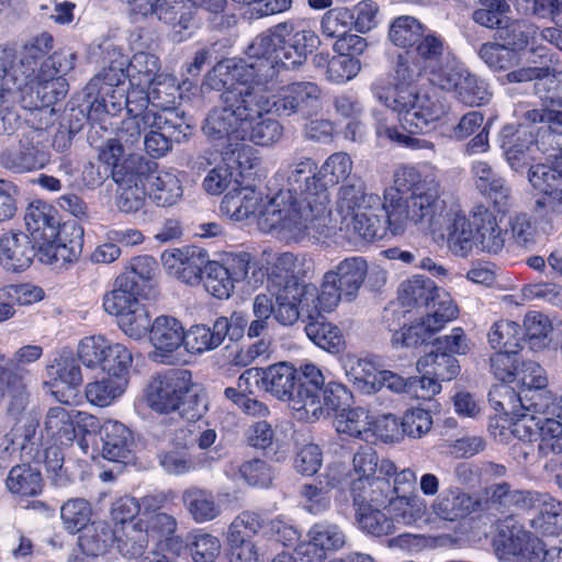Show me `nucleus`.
Segmentation results:
<instances>
[{
	"mask_svg": "<svg viewBox=\"0 0 562 562\" xmlns=\"http://www.w3.org/2000/svg\"><path fill=\"white\" fill-rule=\"evenodd\" d=\"M414 58L429 74V80L436 85L438 77L445 76L456 65L450 64L449 49L445 38L435 31H427L415 45Z\"/></svg>",
	"mask_w": 562,
	"mask_h": 562,
	"instance_id": "nucleus-20",
	"label": "nucleus"
},
{
	"mask_svg": "<svg viewBox=\"0 0 562 562\" xmlns=\"http://www.w3.org/2000/svg\"><path fill=\"white\" fill-rule=\"evenodd\" d=\"M503 146L508 164L516 171L527 167L538 158L532 132H528L522 125L509 139L504 140Z\"/></svg>",
	"mask_w": 562,
	"mask_h": 562,
	"instance_id": "nucleus-44",
	"label": "nucleus"
},
{
	"mask_svg": "<svg viewBox=\"0 0 562 562\" xmlns=\"http://www.w3.org/2000/svg\"><path fill=\"white\" fill-rule=\"evenodd\" d=\"M532 55L540 58L541 66L537 67H522L507 72L502 79L501 83H522L537 80L535 83V91L539 98L544 102L562 105V99L557 93L558 81L554 75H551L550 67L547 61L550 60L547 47H537L531 50Z\"/></svg>",
	"mask_w": 562,
	"mask_h": 562,
	"instance_id": "nucleus-14",
	"label": "nucleus"
},
{
	"mask_svg": "<svg viewBox=\"0 0 562 562\" xmlns=\"http://www.w3.org/2000/svg\"><path fill=\"white\" fill-rule=\"evenodd\" d=\"M315 288L305 291L304 288L276 289L274 318L283 326L295 324L300 317L299 304L303 296L314 295ZM307 300V297H305Z\"/></svg>",
	"mask_w": 562,
	"mask_h": 562,
	"instance_id": "nucleus-48",
	"label": "nucleus"
},
{
	"mask_svg": "<svg viewBox=\"0 0 562 562\" xmlns=\"http://www.w3.org/2000/svg\"><path fill=\"white\" fill-rule=\"evenodd\" d=\"M262 390L292 406L295 397L297 369L289 362H278L263 368Z\"/></svg>",
	"mask_w": 562,
	"mask_h": 562,
	"instance_id": "nucleus-33",
	"label": "nucleus"
},
{
	"mask_svg": "<svg viewBox=\"0 0 562 562\" xmlns=\"http://www.w3.org/2000/svg\"><path fill=\"white\" fill-rule=\"evenodd\" d=\"M183 503L196 522H205L214 519L220 510L214 502L213 495L196 487L184 491Z\"/></svg>",
	"mask_w": 562,
	"mask_h": 562,
	"instance_id": "nucleus-62",
	"label": "nucleus"
},
{
	"mask_svg": "<svg viewBox=\"0 0 562 562\" xmlns=\"http://www.w3.org/2000/svg\"><path fill=\"white\" fill-rule=\"evenodd\" d=\"M528 179L542 193L537 204L548 212L562 213V160L544 161L530 166Z\"/></svg>",
	"mask_w": 562,
	"mask_h": 562,
	"instance_id": "nucleus-17",
	"label": "nucleus"
},
{
	"mask_svg": "<svg viewBox=\"0 0 562 562\" xmlns=\"http://www.w3.org/2000/svg\"><path fill=\"white\" fill-rule=\"evenodd\" d=\"M524 119L530 123L547 124L539 133V138H535L537 151L543 154L547 161L562 160V110H528Z\"/></svg>",
	"mask_w": 562,
	"mask_h": 562,
	"instance_id": "nucleus-19",
	"label": "nucleus"
},
{
	"mask_svg": "<svg viewBox=\"0 0 562 562\" xmlns=\"http://www.w3.org/2000/svg\"><path fill=\"white\" fill-rule=\"evenodd\" d=\"M329 193L321 190L304 199L280 193L262 206L260 222L268 229H280L299 236L311 227L322 225L330 214Z\"/></svg>",
	"mask_w": 562,
	"mask_h": 562,
	"instance_id": "nucleus-4",
	"label": "nucleus"
},
{
	"mask_svg": "<svg viewBox=\"0 0 562 562\" xmlns=\"http://www.w3.org/2000/svg\"><path fill=\"white\" fill-rule=\"evenodd\" d=\"M528 396L529 393L517 394L507 383H502L492 387L488 393V401L495 411L518 419L528 415Z\"/></svg>",
	"mask_w": 562,
	"mask_h": 562,
	"instance_id": "nucleus-49",
	"label": "nucleus"
},
{
	"mask_svg": "<svg viewBox=\"0 0 562 562\" xmlns=\"http://www.w3.org/2000/svg\"><path fill=\"white\" fill-rule=\"evenodd\" d=\"M417 369L440 381H451L460 373L459 361L452 355L437 348L418 359Z\"/></svg>",
	"mask_w": 562,
	"mask_h": 562,
	"instance_id": "nucleus-50",
	"label": "nucleus"
},
{
	"mask_svg": "<svg viewBox=\"0 0 562 562\" xmlns=\"http://www.w3.org/2000/svg\"><path fill=\"white\" fill-rule=\"evenodd\" d=\"M434 509L441 519L457 521L471 514L482 513L481 497L463 492H450L437 499Z\"/></svg>",
	"mask_w": 562,
	"mask_h": 562,
	"instance_id": "nucleus-41",
	"label": "nucleus"
},
{
	"mask_svg": "<svg viewBox=\"0 0 562 562\" xmlns=\"http://www.w3.org/2000/svg\"><path fill=\"white\" fill-rule=\"evenodd\" d=\"M147 183L148 196L157 206H172L183 196L184 189L178 170L157 168Z\"/></svg>",
	"mask_w": 562,
	"mask_h": 562,
	"instance_id": "nucleus-31",
	"label": "nucleus"
},
{
	"mask_svg": "<svg viewBox=\"0 0 562 562\" xmlns=\"http://www.w3.org/2000/svg\"><path fill=\"white\" fill-rule=\"evenodd\" d=\"M144 128H150L143 138L146 153L153 158H160L171 150L173 142L187 138L190 124L178 112L165 115L149 113L145 116Z\"/></svg>",
	"mask_w": 562,
	"mask_h": 562,
	"instance_id": "nucleus-10",
	"label": "nucleus"
},
{
	"mask_svg": "<svg viewBox=\"0 0 562 562\" xmlns=\"http://www.w3.org/2000/svg\"><path fill=\"white\" fill-rule=\"evenodd\" d=\"M48 161L49 157L40 142L29 137L20 139L18 148L3 150L0 155V165L14 173L41 169Z\"/></svg>",
	"mask_w": 562,
	"mask_h": 562,
	"instance_id": "nucleus-26",
	"label": "nucleus"
},
{
	"mask_svg": "<svg viewBox=\"0 0 562 562\" xmlns=\"http://www.w3.org/2000/svg\"><path fill=\"white\" fill-rule=\"evenodd\" d=\"M427 313L424 318L429 323L432 329L439 331L445 325L458 315V308L453 304L450 294L442 288H438L435 292L434 300L426 308Z\"/></svg>",
	"mask_w": 562,
	"mask_h": 562,
	"instance_id": "nucleus-60",
	"label": "nucleus"
},
{
	"mask_svg": "<svg viewBox=\"0 0 562 562\" xmlns=\"http://www.w3.org/2000/svg\"><path fill=\"white\" fill-rule=\"evenodd\" d=\"M317 164L312 158H303L292 165L286 177V192L290 198L304 199L321 190H327L321 183Z\"/></svg>",
	"mask_w": 562,
	"mask_h": 562,
	"instance_id": "nucleus-32",
	"label": "nucleus"
},
{
	"mask_svg": "<svg viewBox=\"0 0 562 562\" xmlns=\"http://www.w3.org/2000/svg\"><path fill=\"white\" fill-rule=\"evenodd\" d=\"M346 544L344 533H312L299 547L295 557L280 553L269 562H324L327 554L341 549Z\"/></svg>",
	"mask_w": 562,
	"mask_h": 562,
	"instance_id": "nucleus-24",
	"label": "nucleus"
},
{
	"mask_svg": "<svg viewBox=\"0 0 562 562\" xmlns=\"http://www.w3.org/2000/svg\"><path fill=\"white\" fill-rule=\"evenodd\" d=\"M411 52L398 54L393 65L392 82L378 90H417L416 82L425 71Z\"/></svg>",
	"mask_w": 562,
	"mask_h": 562,
	"instance_id": "nucleus-47",
	"label": "nucleus"
},
{
	"mask_svg": "<svg viewBox=\"0 0 562 562\" xmlns=\"http://www.w3.org/2000/svg\"><path fill=\"white\" fill-rule=\"evenodd\" d=\"M381 196L368 192L366 183L360 178H352L341 184L336 194L335 207L344 221L352 220L356 213L368 209H379Z\"/></svg>",
	"mask_w": 562,
	"mask_h": 562,
	"instance_id": "nucleus-22",
	"label": "nucleus"
},
{
	"mask_svg": "<svg viewBox=\"0 0 562 562\" xmlns=\"http://www.w3.org/2000/svg\"><path fill=\"white\" fill-rule=\"evenodd\" d=\"M246 56L249 60L226 59L220 61L213 69V76L218 78L224 91H240L246 89L260 97L277 89L280 74L292 69L283 64V58L277 53L274 43L269 36L258 34L247 46Z\"/></svg>",
	"mask_w": 562,
	"mask_h": 562,
	"instance_id": "nucleus-3",
	"label": "nucleus"
},
{
	"mask_svg": "<svg viewBox=\"0 0 562 562\" xmlns=\"http://www.w3.org/2000/svg\"><path fill=\"white\" fill-rule=\"evenodd\" d=\"M127 385L126 378L103 376L86 385L87 401L99 407H106L123 395Z\"/></svg>",
	"mask_w": 562,
	"mask_h": 562,
	"instance_id": "nucleus-51",
	"label": "nucleus"
},
{
	"mask_svg": "<svg viewBox=\"0 0 562 562\" xmlns=\"http://www.w3.org/2000/svg\"><path fill=\"white\" fill-rule=\"evenodd\" d=\"M443 222L447 224V246L449 250L454 256L469 257L476 247L472 214L468 218L460 212L449 211L446 213Z\"/></svg>",
	"mask_w": 562,
	"mask_h": 562,
	"instance_id": "nucleus-29",
	"label": "nucleus"
},
{
	"mask_svg": "<svg viewBox=\"0 0 562 562\" xmlns=\"http://www.w3.org/2000/svg\"><path fill=\"white\" fill-rule=\"evenodd\" d=\"M485 498L481 497V509L487 512L497 524L513 520L524 509L530 493L513 488L508 483L492 484L485 488Z\"/></svg>",
	"mask_w": 562,
	"mask_h": 562,
	"instance_id": "nucleus-16",
	"label": "nucleus"
},
{
	"mask_svg": "<svg viewBox=\"0 0 562 562\" xmlns=\"http://www.w3.org/2000/svg\"><path fill=\"white\" fill-rule=\"evenodd\" d=\"M43 245H47L48 252L56 262L68 263L80 257L83 246L81 226L75 222H66Z\"/></svg>",
	"mask_w": 562,
	"mask_h": 562,
	"instance_id": "nucleus-28",
	"label": "nucleus"
},
{
	"mask_svg": "<svg viewBox=\"0 0 562 562\" xmlns=\"http://www.w3.org/2000/svg\"><path fill=\"white\" fill-rule=\"evenodd\" d=\"M160 260L166 272L190 285L202 281L204 267L209 263V254L198 246H187L165 250Z\"/></svg>",
	"mask_w": 562,
	"mask_h": 562,
	"instance_id": "nucleus-12",
	"label": "nucleus"
},
{
	"mask_svg": "<svg viewBox=\"0 0 562 562\" xmlns=\"http://www.w3.org/2000/svg\"><path fill=\"white\" fill-rule=\"evenodd\" d=\"M438 286L430 279L414 277L401 283L397 300L407 308H427Z\"/></svg>",
	"mask_w": 562,
	"mask_h": 562,
	"instance_id": "nucleus-46",
	"label": "nucleus"
},
{
	"mask_svg": "<svg viewBox=\"0 0 562 562\" xmlns=\"http://www.w3.org/2000/svg\"><path fill=\"white\" fill-rule=\"evenodd\" d=\"M8 490L21 496H36L43 490V479L38 469L29 464L13 467L5 480Z\"/></svg>",
	"mask_w": 562,
	"mask_h": 562,
	"instance_id": "nucleus-53",
	"label": "nucleus"
},
{
	"mask_svg": "<svg viewBox=\"0 0 562 562\" xmlns=\"http://www.w3.org/2000/svg\"><path fill=\"white\" fill-rule=\"evenodd\" d=\"M22 420L23 425L13 426L10 432L0 438V469L10 464L18 449L24 450L29 443L33 445L40 423L33 415H27Z\"/></svg>",
	"mask_w": 562,
	"mask_h": 562,
	"instance_id": "nucleus-43",
	"label": "nucleus"
},
{
	"mask_svg": "<svg viewBox=\"0 0 562 562\" xmlns=\"http://www.w3.org/2000/svg\"><path fill=\"white\" fill-rule=\"evenodd\" d=\"M324 385L325 378L319 368L313 363L300 367L295 397L292 400V408L297 413V418L306 420L319 418L321 392Z\"/></svg>",
	"mask_w": 562,
	"mask_h": 562,
	"instance_id": "nucleus-13",
	"label": "nucleus"
},
{
	"mask_svg": "<svg viewBox=\"0 0 562 562\" xmlns=\"http://www.w3.org/2000/svg\"><path fill=\"white\" fill-rule=\"evenodd\" d=\"M144 121L145 116H127L121 122L115 139L108 144L111 158L120 157L125 149L132 150L140 144L142 135L147 130L144 128Z\"/></svg>",
	"mask_w": 562,
	"mask_h": 562,
	"instance_id": "nucleus-52",
	"label": "nucleus"
},
{
	"mask_svg": "<svg viewBox=\"0 0 562 562\" xmlns=\"http://www.w3.org/2000/svg\"><path fill=\"white\" fill-rule=\"evenodd\" d=\"M138 291V283L133 276L130 273L120 274L114 281L113 289L103 296L104 311L116 317L131 311L140 304Z\"/></svg>",
	"mask_w": 562,
	"mask_h": 562,
	"instance_id": "nucleus-35",
	"label": "nucleus"
},
{
	"mask_svg": "<svg viewBox=\"0 0 562 562\" xmlns=\"http://www.w3.org/2000/svg\"><path fill=\"white\" fill-rule=\"evenodd\" d=\"M102 456L110 461H123L133 443L132 431L117 420H106L101 426Z\"/></svg>",
	"mask_w": 562,
	"mask_h": 562,
	"instance_id": "nucleus-40",
	"label": "nucleus"
},
{
	"mask_svg": "<svg viewBox=\"0 0 562 562\" xmlns=\"http://www.w3.org/2000/svg\"><path fill=\"white\" fill-rule=\"evenodd\" d=\"M313 272V263L305 257L296 256L292 252L279 255L272 266L269 277V284L272 289L304 288L311 289L304 284V279Z\"/></svg>",
	"mask_w": 562,
	"mask_h": 562,
	"instance_id": "nucleus-23",
	"label": "nucleus"
},
{
	"mask_svg": "<svg viewBox=\"0 0 562 562\" xmlns=\"http://www.w3.org/2000/svg\"><path fill=\"white\" fill-rule=\"evenodd\" d=\"M528 415L513 423L512 434L522 441L540 439V449L562 453V396L550 391L529 392Z\"/></svg>",
	"mask_w": 562,
	"mask_h": 562,
	"instance_id": "nucleus-5",
	"label": "nucleus"
},
{
	"mask_svg": "<svg viewBox=\"0 0 562 562\" xmlns=\"http://www.w3.org/2000/svg\"><path fill=\"white\" fill-rule=\"evenodd\" d=\"M220 331L222 327L217 328L215 322L212 327L204 324L193 325L184 333L183 344L188 350L196 353L213 350L224 342Z\"/></svg>",
	"mask_w": 562,
	"mask_h": 562,
	"instance_id": "nucleus-59",
	"label": "nucleus"
},
{
	"mask_svg": "<svg viewBox=\"0 0 562 562\" xmlns=\"http://www.w3.org/2000/svg\"><path fill=\"white\" fill-rule=\"evenodd\" d=\"M151 98V108L159 109L158 115L167 112H176V106L181 99L178 79L168 74H159L148 83Z\"/></svg>",
	"mask_w": 562,
	"mask_h": 562,
	"instance_id": "nucleus-45",
	"label": "nucleus"
},
{
	"mask_svg": "<svg viewBox=\"0 0 562 562\" xmlns=\"http://www.w3.org/2000/svg\"><path fill=\"white\" fill-rule=\"evenodd\" d=\"M498 218L484 205H476L472 210V226L475 234L476 247L488 254H498L505 246L506 231L501 226Z\"/></svg>",
	"mask_w": 562,
	"mask_h": 562,
	"instance_id": "nucleus-25",
	"label": "nucleus"
},
{
	"mask_svg": "<svg viewBox=\"0 0 562 562\" xmlns=\"http://www.w3.org/2000/svg\"><path fill=\"white\" fill-rule=\"evenodd\" d=\"M488 342L494 349H504L503 352H516L524 349L520 326L514 321L501 319L493 324L488 331Z\"/></svg>",
	"mask_w": 562,
	"mask_h": 562,
	"instance_id": "nucleus-55",
	"label": "nucleus"
},
{
	"mask_svg": "<svg viewBox=\"0 0 562 562\" xmlns=\"http://www.w3.org/2000/svg\"><path fill=\"white\" fill-rule=\"evenodd\" d=\"M223 161L231 171L243 177L259 165L257 150L244 143L229 144L222 151Z\"/></svg>",
	"mask_w": 562,
	"mask_h": 562,
	"instance_id": "nucleus-61",
	"label": "nucleus"
},
{
	"mask_svg": "<svg viewBox=\"0 0 562 562\" xmlns=\"http://www.w3.org/2000/svg\"><path fill=\"white\" fill-rule=\"evenodd\" d=\"M376 98L397 115L401 126L408 133L427 130L443 114V106L418 90H378Z\"/></svg>",
	"mask_w": 562,
	"mask_h": 562,
	"instance_id": "nucleus-6",
	"label": "nucleus"
},
{
	"mask_svg": "<svg viewBox=\"0 0 562 562\" xmlns=\"http://www.w3.org/2000/svg\"><path fill=\"white\" fill-rule=\"evenodd\" d=\"M24 221L32 237L42 244L52 239L53 234L61 226L56 217V210L41 200L29 204Z\"/></svg>",
	"mask_w": 562,
	"mask_h": 562,
	"instance_id": "nucleus-39",
	"label": "nucleus"
},
{
	"mask_svg": "<svg viewBox=\"0 0 562 562\" xmlns=\"http://www.w3.org/2000/svg\"><path fill=\"white\" fill-rule=\"evenodd\" d=\"M305 331L315 345L328 352L339 353L345 348L340 329L336 325L319 321L318 317L305 326Z\"/></svg>",
	"mask_w": 562,
	"mask_h": 562,
	"instance_id": "nucleus-56",
	"label": "nucleus"
},
{
	"mask_svg": "<svg viewBox=\"0 0 562 562\" xmlns=\"http://www.w3.org/2000/svg\"><path fill=\"white\" fill-rule=\"evenodd\" d=\"M192 387L187 369H170L154 375L146 387V402L155 412L168 414L180 409Z\"/></svg>",
	"mask_w": 562,
	"mask_h": 562,
	"instance_id": "nucleus-9",
	"label": "nucleus"
},
{
	"mask_svg": "<svg viewBox=\"0 0 562 562\" xmlns=\"http://www.w3.org/2000/svg\"><path fill=\"white\" fill-rule=\"evenodd\" d=\"M149 340L161 356L170 355L183 345L184 328L173 316H157L149 329Z\"/></svg>",
	"mask_w": 562,
	"mask_h": 562,
	"instance_id": "nucleus-38",
	"label": "nucleus"
},
{
	"mask_svg": "<svg viewBox=\"0 0 562 562\" xmlns=\"http://www.w3.org/2000/svg\"><path fill=\"white\" fill-rule=\"evenodd\" d=\"M321 88L311 81H296L286 85L273 95H269L272 113L279 117L294 114L307 115L321 99Z\"/></svg>",
	"mask_w": 562,
	"mask_h": 562,
	"instance_id": "nucleus-11",
	"label": "nucleus"
},
{
	"mask_svg": "<svg viewBox=\"0 0 562 562\" xmlns=\"http://www.w3.org/2000/svg\"><path fill=\"white\" fill-rule=\"evenodd\" d=\"M68 85L63 77L32 82L22 90V106L30 111H38L52 117L55 114L53 104L64 99Z\"/></svg>",
	"mask_w": 562,
	"mask_h": 562,
	"instance_id": "nucleus-21",
	"label": "nucleus"
},
{
	"mask_svg": "<svg viewBox=\"0 0 562 562\" xmlns=\"http://www.w3.org/2000/svg\"><path fill=\"white\" fill-rule=\"evenodd\" d=\"M535 34L536 27L527 21L506 18L505 23L497 31V38L518 54L528 46Z\"/></svg>",
	"mask_w": 562,
	"mask_h": 562,
	"instance_id": "nucleus-63",
	"label": "nucleus"
},
{
	"mask_svg": "<svg viewBox=\"0 0 562 562\" xmlns=\"http://www.w3.org/2000/svg\"><path fill=\"white\" fill-rule=\"evenodd\" d=\"M336 430L350 437L369 440L371 437L372 422L364 408H347L339 413L335 419Z\"/></svg>",
	"mask_w": 562,
	"mask_h": 562,
	"instance_id": "nucleus-54",
	"label": "nucleus"
},
{
	"mask_svg": "<svg viewBox=\"0 0 562 562\" xmlns=\"http://www.w3.org/2000/svg\"><path fill=\"white\" fill-rule=\"evenodd\" d=\"M368 272L367 261L362 257H349L340 261L335 269L326 272L329 279L334 280L345 294L347 301H352Z\"/></svg>",
	"mask_w": 562,
	"mask_h": 562,
	"instance_id": "nucleus-36",
	"label": "nucleus"
},
{
	"mask_svg": "<svg viewBox=\"0 0 562 562\" xmlns=\"http://www.w3.org/2000/svg\"><path fill=\"white\" fill-rule=\"evenodd\" d=\"M261 194L250 187H234L222 202L221 212L234 221H243L258 213L260 216Z\"/></svg>",
	"mask_w": 562,
	"mask_h": 562,
	"instance_id": "nucleus-37",
	"label": "nucleus"
},
{
	"mask_svg": "<svg viewBox=\"0 0 562 562\" xmlns=\"http://www.w3.org/2000/svg\"><path fill=\"white\" fill-rule=\"evenodd\" d=\"M427 26L420 23L416 18L402 15L394 19L390 25V41L402 48L412 47L417 44Z\"/></svg>",
	"mask_w": 562,
	"mask_h": 562,
	"instance_id": "nucleus-57",
	"label": "nucleus"
},
{
	"mask_svg": "<svg viewBox=\"0 0 562 562\" xmlns=\"http://www.w3.org/2000/svg\"><path fill=\"white\" fill-rule=\"evenodd\" d=\"M221 101L222 106L210 111L202 127L209 138L247 140L261 147L273 146L282 139L283 125L268 115L272 113L269 97L244 89L241 92L223 91Z\"/></svg>",
	"mask_w": 562,
	"mask_h": 562,
	"instance_id": "nucleus-1",
	"label": "nucleus"
},
{
	"mask_svg": "<svg viewBox=\"0 0 562 562\" xmlns=\"http://www.w3.org/2000/svg\"><path fill=\"white\" fill-rule=\"evenodd\" d=\"M373 477H355L350 491L353 498L355 519L361 527H380L385 522V514L368 504V492Z\"/></svg>",
	"mask_w": 562,
	"mask_h": 562,
	"instance_id": "nucleus-42",
	"label": "nucleus"
},
{
	"mask_svg": "<svg viewBox=\"0 0 562 562\" xmlns=\"http://www.w3.org/2000/svg\"><path fill=\"white\" fill-rule=\"evenodd\" d=\"M0 256L8 270L20 272L31 266L34 248L25 234L11 231L0 237Z\"/></svg>",
	"mask_w": 562,
	"mask_h": 562,
	"instance_id": "nucleus-34",
	"label": "nucleus"
},
{
	"mask_svg": "<svg viewBox=\"0 0 562 562\" xmlns=\"http://www.w3.org/2000/svg\"><path fill=\"white\" fill-rule=\"evenodd\" d=\"M111 176L119 187L145 186L157 169L155 161L143 156L130 155L122 161L119 157L111 158Z\"/></svg>",
	"mask_w": 562,
	"mask_h": 562,
	"instance_id": "nucleus-30",
	"label": "nucleus"
},
{
	"mask_svg": "<svg viewBox=\"0 0 562 562\" xmlns=\"http://www.w3.org/2000/svg\"><path fill=\"white\" fill-rule=\"evenodd\" d=\"M261 34L270 37L283 63L292 69L302 66L321 43L312 29L291 20L278 23Z\"/></svg>",
	"mask_w": 562,
	"mask_h": 562,
	"instance_id": "nucleus-7",
	"label": "nucleus"
},
{
	"mask_svg": "<svg viewBox=\"0 0 562 562\" xmlns=\"http://www.w3.org/2000/svg\"><path fill=\"white\" fill-rule=\"evenodd\" d=\"M436 86L452 92L458 101L469 106H480L491 98L486 82L459 66L438 77Z\"/></svg>",
	"mask_w": 562,
	"mask_h": 562,
	"instance_id": "nucleus-18",
	"label": "nucleus"
},
{
	"mask_svg": "<svg viewBox=\"0 0 562 562\" xmlns=\"http://www.w3.org/2000/svg\"><path fill=\"white\" fill-rule=\"evenodd\" d=\"M80 415V412L63 406L48 408L41 430L42 439L52 445H71L76 438V419Z\"/></svg>",
	"mask_w": 562,
	"mask_h": 562,
	"instance_id": "nucleus-27",
	"label": "nucleus"
},
{
	"mask_svg": "<svg viewBox=\"0 0 562 562\" xmlns=\"http://www.w3.org/2000/svg\"><path fill=\"white\" fill-rule=\"evenodd\" d=\"M204 270L205 278L202 280L205 290L217 299H228L234 291L235 283L224 265L209 260Z\"/></svg>",
	"mask_w": 562,
	"mask_h": 562,
	"instance_id": "nucleus-64",
	"label": "nucleus"
},
{
	"mask_svg": "<svg viewBox=\"0 0 562 562\" xmlns=\"http://www.w3.org/2000/svg\"><path fill=\"white\" fill-rule=\"evenodd\" d=\"M487 538L481 529H446L442 532L425 536L405 532L386 540L389 548H398L409 553H417L424 549L463 550L476 547L481 540Z\"/></svg>",
	"mask_w": 562,
	"mask_h": 562,
	"instance_id": "nucleus-8",
	"label": "nucleus"
},
{
	"mask_svg": "<svg viewBox=\"0 0 562 562\" xmlns=\"http://www.w3.org/2000/svg\"><path fill=\"white\" fill-rule=\"evenodd\" d=\"M394 211L387 193V189L383 192L381 205L379 209L363 210L356 213L350 220V225L363 240L375 241L383 239L387 234L392 236H401L400 228L395 226L393 218Z\"/></svg>",
	"mask_w": 562,
	"mask_h": 562,
	"instance_id": "nucleus-15",
	"label": "nucleus"
},
{
	"mask_svg": "<svg viewBox=\"0 0 562 562\" xmlns=\"http://www.w3.org/2000/svg\"><path fill=\"white\" fill-rule=\"evenodd\" d=\"M394 182L396 188L387 189V193L401 235L413 226L432 233L440 231L446 213L437 178L415 167H402L395 172Z\"/></svg>",
	"mask_w": 562,
	"mask_h": 562,
	"instance_id": "nucleus-2",
	"label": "nucleus"
},
{
	"mask_svg": "<svg viewBox=\"0 0 562 562\" xmlns=\"http://www.w3.org/2000/svg\"><path fill=\"white\" fill-rule=\"evenodd\" d=\"M525 334L524 345L531 350H541L548 345V336L552 331V324L549 317L541 312L531 311L524 318Z\"/></svg>",
	"mask_w": 562,
	"mask_h": 562,
	"instance_id": "nucleus-58",
	"label": "nucleus"
}]
</instances>
